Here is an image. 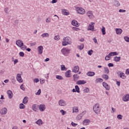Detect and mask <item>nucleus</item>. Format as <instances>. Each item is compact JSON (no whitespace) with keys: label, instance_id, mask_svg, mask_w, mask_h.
<instances>
[{"label":"nucleus","instance_id":"nucleus-1","mask_svg":"<svg viewBox=\"0 0 129 129\" xmlns=\"http://www.w3.org/2000/svg\"><path fill=\"white\" fill-rule=\"evenodd\" d=\"M72 41L71 38L68 36L65 37L63 38L62 46H67L68 45H71Z\"/></svg>","mask_w":129,"mask_h":129},{"label":"nucleus","instance_id":"nucleus-2","mask_svg":"<svg viewBox=\"0 0 129 129\" xmlns=\"http://www.w3.org/2000/svg\"><path fill=\"white\" fill-rule=\"evenodd\" d=\"M93 111H94L96 114H99L100 113V110H101V108H100V105L99 103H97L93 106Z\"/></svg>","mask_w":129,"mask_h":129},{"label":"nucleus","instance_id":"nucleus-3","mask_svg":"<svg viewBox=\"0 0 129 129\" xmlns=\"http://www.w3.org/2000/svg\"><path fill=\"white\" fill-rule=\"evenodd\" d=\"M70 51V49L67 48H64L61 50V52L64 56H68V54H69Z\"/></svg>","mask_w":129,"mask_h":129},{"label":"nucleus","instance_id":"nucleus-4","mask_svg":"<svg viewBox=\"0 0 129 129\" xmlns=\"http://www.w3.org/2000/svg\"><path fill=\"white\" fill-rule=\"evenodd\" d=\"M76 10L78 14H80V15H84L85 14V10L81 7H77Z\"/></svg>","mask_w":129,"mask_h":129},{"label":"nucleus","instance_id":"nucleus-5","mask_svg":"<svg viewBox=\"0 0 129 129\" xmlns=\"http://www.w3.org/2000/svg\"><path fill=\"white\" fill-rule=\"evenodd\" d=\"M95 25V23L94 22H91L88 27L87 30L91 31L92 32H93L94 31Z\"/></svg>","mask_w":129,"mask_h":129},{"label":"nucleus","instance_id":"nucleus-6","mask_svg":"<svg viewBox=\"0 0 129 129\" xmlns=\"http://www.w3.org/2000/svg\"><path fill=\"white\" fill-rule=\"evenodd\" d=\"M16 44L18 47H19V48H22V47L23 46L24 42H23V40L18 39L16 41Z\"/></svg>","mask_w":129,"mask_h":129},{"label":"nucleus","instance_id":"nucleus-7","mask_svg":"<svg viewBox=\"0 0 129 129\" xmlns=\"http://www.w3.org/2000/svg\"><path fill=\"white\" fill-rule=\"evenodd\" d=\"M58 105L60 106H66V105H67V103L64 99H61L58 101Z\"/></svg>","mask_w":129,"mask_h":129},{"label":"nucleus","instance_id":"nucleus-8","mask_svg":"<svg viewBox=\"0 0 129 129\" xmlns=\"http://www.w3.org/2000/svg\"><path fill=\"white\" fill-rule=\"evenodd\" d=\"M122 100L124 101V102H127L129 101V94H127L124 95L122 98Z\"/></svg>","mask_w":129,"mask_h":129},{"label":"nucleus","instance_id":"nucleus-9","mask_svg":"<svg viewBox=\"0 0 129 129\" xmlns=\"http://www.w3.org/2000/svg\"><path fill=\"white\" fill-rule=\"evenodd\" d=\"M43 49H44V48L42 45H40L37 47V50L39 55H42V54H43Z\"/></svg>","mask_w":129,"mask_h":129},{"label":"nucleus","instance_id":"nucleus-10","mask_svg":"<svg viewBox=\"0 0 129 129\" xmlns=\"http://www.w3.org/2000/svg\"><path fill=\"white\" fill-rule=\"evenodd\" d=\"M61 12L62 15L64 16H69V15H70V12H69V11L66 9H62Z\"/></svg>","mask_w":129,"mask_h":129},{"label":"nucleus","instance_id":"nucleus-11","mask_svg":"<svg viewBox=\"0 0 129 129\" xmlns=\"http://www.w3.org/2000/svg\"><path fill=\"white\" fill-rule=\"evenodd\" d=\"M7 94L9 99H12V98H13V96H14V94L13 93V92L12 91L8 90L7 91Z\"/></svg>","mask_w":129,"mask_h":129},{"label":"nucleus","instance_id":"nucleus-12","mask_svg":"<svg viewBox=\"0 0 129 129\" xmlns=\"http://www.w3.org/2000/svg\"><path fill=\"white\" fill-rule=\"evenodd\" d=\"M16 79L18 82L22 83L23 82V79H22V77L21 76L20 74H18L16 77Z\"/></svg>","mask_w":129,"mask_h":129},{"label":"nucleus","instance_id":"nucleus-13","mask_svg":"<svg viewBox=\"0 0 129 129\" xmlns=\"http://www.w3.org/2000/svg\"><path fill=\"white\" fill-rule=\"evenodd\" d=\"M103 86L105 88L106 90H109L110 89V86H109V85L105 82L102 83Z\"/></svg>","mask_w":129,"mask_h":129},{"label":"nucleus","instance_id":"nucleus-14","mask_svg":"<svg viewBox=\"0 0 129 129\" xmlns=\"http://www.w3.org/2000/svg\"><path fill=\"white\" fill-rule=\"evenodd\" d=\"M39 108L40 111H44L46 109V106L44 104H41L39 106Z\"/></svg>","mask_w":129,"mask_h":129},{"label":"nucleus","instance_id":"nucleus-15","mask_svg":"<svg viewBox=\"0 0 129 129\" xmlns=\"http://www.w3.org/2000/svg\"><path fill=\"white\" fill-rule=\"evenodd\" d=\"M90 123V120L88 119H85L83 121V124L84 125H89Z\"/></svg>","mask_w":129,"mask_h":129},{"label":"nucleus","instance_id":"nucleus-16","mask_svg":"<svg viewBox=\"0 0 129 129\" xmlns=\"http://www.w3.org/2000/svg\"><path fill=\"white\" fill-rule=\"evenodd\" d=\"M87 16H88L89 19H93V14L92 13V11H88L87 12Z\"/></svg>","mask_w":129,"mask_h":129},{"label":"nucleus","instance_id":"nucleus-17","mask_svg":"<svg viewBox=\"0 0 129 129\" xmlns=\"http://www.w3.org/2000/svg\"><path fill=\"white\" fill-rule=\"evenodd\" d=\"M38 107H39V105L34 104L32 106V109L33 110V111H37V110H38Z\"/></svg>","mask_w":129,"mask_h":129},{"label":"nucleus","instance_id":"nucleus-18","mask_svg":"<svg viewBox=\"0 0 129 129\" xmlns=\"http://www.w3.org/2000/svg\"><path fill=\"white\" fill-rule=\"evenodd\" d=\"M7 112H8V109H7V108H3L0 111L1 114H7Z\"/></svg>","mask_w":129,"mask_h":129},{"label":"nucleus","instance_id":"nucleus-19","mask_svg":"<svg viewBox=\"0 0 129 129\" xmlns=\"http://www.w3.org/2000/svg\"><path fill=\"white\" fill-rule=\"evenodd\" d=\"M115 32L117 35H121L122 33V29L120 28H116Z\"/></svg>","mask_w":129,"mask_h":129},{"label":"nucleus","instance_id":"nucleus-20","mask_svg":"<svg viewBox=\"0 0 129 129\" xmlns=\"http://www.w3.org/2000/svg\"><path fill=\"white\" fill-rule=\"evenodd\" d=\"M86 84V81L84 80H79L76 82L77 85H81L82 84Z\"/></svg>","mask_w":129,"mask_h":129},{"label":"nucleus","instance_id":"nucleus-21","mask_svg":"<svg viewBox=\"0 0 129 129\" xmlns=\"http://www.w3.org/2000/svg\"><path fill=\"white\" fill-rule=\"evenodd\" d=\"M79 71V67L78 66H76L73 69L72 72L74 73H77Z\"/></svg>","mask_w":129,"mask_h":129},{"label":"nucleus","instance_id":"nucleus-22","mask_svg":"<svg viewBox=\"0 0 129 129\" xmlns=\"http://www.w3.org/2000/svg\"><path fill=\"white\" fill-rule=\"evenodd\" d=\"M86 75L89 76L90 77H92L95 75V73L94 72H88L87 73Z\"/></svg>","mask_w":129,"mask_h":129},{"label":"nucleus","instance_id":"nucleus-23","mask_svg":"<svg viewBox=\"0 0 129 129\" xmlns=\"http://www.w3.org/2000/svg\"><path fill=\"white\" fill-rule=\"evenodd\" d=\"M120 56H114L113 57V61L115 62H119L120 61Z\"/></svg>","mask_w":129,"mask_h":129},{"label":"nucleus","instance_id":"nucleus-24","mask_svg":"<svg viewBox=\"0 0 129 129\" xmlns=\"http://www.w3.org/2000/svg\"><path fill=\"white\" fill-rule=\"evenodd\" d=\"M119 78H121L122 79H125L126 78V76L123 73H121L119 74Z\"/></svg>","mask_w":129,"mask_h":129},{"label":"nucleus","instance_id":"nucleus-25","mask_svg":"<svg viewBox=\"0 0 129 129\" xmlns=\"http://www.w3.org/2000/svg\"><path fill=\"white\" fill-rule=\"evenodd\" d=\"M113 5L114 6H115V7H119V6H120V4L119 3V2L116 0L114 1Z\"/></svg>","mask_w":129,"mask_h":129},{"label":"nucleus","instance_id":"nucleus-26","mask_svg":"<svg viewBox=\"0 0 129 129\" xmlns=\"http://www.w3.org/2000/svg\"><path fill=\"white\" fill-rule=\"evenodd\" d=\"M103 82V80L101 78H97L95 80V83H101V82Z\"/></svg>","mask_w":129,"mask_h":129},{"label":"nucleus","instance_id":"nucleus-27","mask_svg":"<svg viewBox=\"0 0 129 129\" xmlns=\"http://www.w3.org/2000/svg\"><path fill=\"white\" fill-rule=\"evenodd\" d=\"M74 81H77L79 79V76L77 74H75L73 76Z\"/></svg>","mask_w":129,"mask_h":129},{"label":"nucleus","instance_id":"nucleus-28","mask_svg":"<svg viewBox=\"0 0 129 129\" xmlns=\"http://www.w3.org/2000/svg\"><path fill=\"white\" fill-rule=\"evenodd\" d=\"M70 73H71V71L68 70L65 73V76L68 78L71 77V76Z\"/></svg>","mask_w":129,"mask_h":129},{"label":"nucleus","instance_id":"nucleus-29","mask_svg":"<svg viewBox=\"0 0 129 129\" xmlns=\"http://www.w3.org/2000/svg\"><path fill=\"white\" fill-rule=\"evenodd\" d=\"M49 33H44L41 34V37L42 38H48L49 37Z\"/></svg>","mask_w":129,"mask_h":129},{"label":"nucleus","instance_id":"nucleus-30","mask_svg":"<svg viewBox=\"0 0 129 129\" xmlns=\"http://www.w3.org/2000/svg\"><path fill=\"white\" fill-rule=\"evenodd\" d=\"M35 123L38 125H42V124H43V121H42L41 119H38L35 122Z\"/></svg>","mask_w":129,"mask_h":129},{"label":"nucleus","instance_id":"nucleus-31","mask_svg":"<svg viewBox=\"0 0 129 129\" xmlns=\"http://www.w3.org/2000/svg\"><path fill=\"white\" fill-rule=\"evenodd\" d=\"M110 59H111V55H110V53H109L108 55L105 56V60H106V61H108L110 60Z\"/></svg>","mask_w":129,"mask_h":129},{"label":"nucleus","instance_id":"nucleus-32","mask_svg":"<svg viewBox=\"0 0 129 129\" xmlns=\"http://www.w3.org/2000/svg\"><path fill=\"white\" fill-rule=\"evenodd\" d=\"M28 97H25L24 98V99L23 100V104H27V103H28Z\"/></svg>","mask_w":129,"mask_h":129},{"label":"nucleus","instance_id":"nucleus-33","mask_svg":"<svg viewBox=\"0 0 129 129\" xmlns=\"http://www.w3.org/2000/svg\"><path fill=\"white\" fill-rule=\"evenodd\" d=\"M79 111V109H78V107H74L73 108V113L74 112H78Z\"/></svg>","mask_w":129,"mask_h":129},{"label":"nucleus","instance_id":"nucleus-34","mask_svg":"<svg viewBox=\"0 0 129 129\" xmlns=\"http://www.w3.org/2000/svg\"><path fill=\"white\" fill-rule=\"evenodd\" d=\"M72 25H73V26H75L76 27H77V26H78V22H77V21L76 20H73L72 21Z\"/></svg>","mask_w":129,"mask_h":129},{"label":"nucleus","instance_id":"nucleus-35","mask_svg":"<svg viewBox=\"0 0 129 129\" xmlns=\"http://www.w3.org/2000/svg\"><path fill=\"white\" fill-rule=\"evenodd\" d=\"M110 55L111 56H117V55H118V53H117V52H111L109 53Z\"/></svg>","mask_w":129,"mask_h":129},{"label":"nucleus","instance_id":"nucleus-36","mask_svg":"<svg viewBox=\"0 0 129 129\" xmlns=\"http://www.w3.org/2000/svg\"><path fill=\"white\" fill-rule=\"evenodd\" d=\"M60 70L61 71H66L67 70V68H66V67H65L64 65H61Z\"/></svg>","mask_w":129,"mask_h":129},{"label":"nucleus","instance_id":"nucleus-37","mask_svg":"<svg viewBox=\"0 0 129 129\" xmlns=\"http://www.w3.org/2000/svg\"><path fill=\"white\" fill-rule=\"evenodd\" d=\"M26 108V106H25L24 103H21L19 104V108L20 109H24Z\"/></svg>","mask_w":129,"mask_h":129},{"label":"nucleus","instance_id":"nucleus-38","mask_svg":"<svg viewBox=\"0 0 129 129\" xmlns=\"http://www.w3.org/2000/svg\"><path fill=\"white\" fill-rule=\"evenodd\" d=\"M101 31L102 33V35H105L106 34V32L105 31V27L104 26L102 27V29H101Z\"/></svg>","mask_w":129,"mask_h":129},{"label":"nucleus","instance_id":"nucleus-39","mask_svg":"<svg viewBox=\"0 0 129 129\" xmlns=\"http://www.w3.org/2000/svg\"><path fill=\"white\" fill-rule=\"evenodd\" d=\"M102 77L105 80H108V79L109 78L108 75H105V74H103V75H102Z\"/></svg>","mask_w":129,"mask_h":129},{"label":"nucleus","instance_id":"nucleus-40","mask_svg":"<svg viewBox=\"0 0 129 129\" xmlns=\"http://www.w3.org/2000/svg\"><path fill=\"white\" fill-rule=\"evenodd\" d=\"M104 73H106V74H108V73H109V70L108 69V68L104 67Z\"/></svg>","mask_w":129,"mask_h":129},{"label":"nucleus","instance_id":"nucleus-41","mask_svg":"<svg viewBox=\"0 0 129 129\" xmlns=\"http://www.w3.org/2000/svg\"><path fill=\"white\" fill-rule=\"evenodd\" d=\"M75 87L76 91H77L78 93H80V88H79V87L76 85L75 86Z\"/></svg>","mask_w":129,"mask_h":129},{"label":"nucleus","instance_id":"nucleus-42","mask_svg":"<svg viewBox=\"0 0 129 129\" xmlns=\"http://www.w3.org/2000/svg\"><path fill=\"white\" fill-rule=\"evenodd\" d=\"M55 78L56 79H58V80H63V77L59 75H56L55 76Z\"/></svg>","mask_w":129,"mask_h":129},{"label":"nucleus","instance_id":"nucleus-43","mask_svg":"<svg viewBox=\"0 0 129 129\" xmlns=\"http://www.w3.org/2000/svg\"><path fill=\"white\" fill-rule=\"evenodd\" d=\"M86 110H84L83 112H82L81 113H80V115L82 117H83L85 114H86Z\"/></svg>","mask_w":129,"mask_h":129},{"label":"nucleus","instance_id":"nucleus-44","mask_svg":"<svg viewBox=\"0 0 129 129\" xmlns=\"http://www.w3.org/2000/svg\"><path fill=\"white\" fill-rule=\"evenodd\" d=\"M83 48H84V44H81L80 45L78 46V48L79 49V50H82Z\"/></svg>","mask_w":129,"mask_h":129},{"label":"nucleus","instance_id":"nucleus-45","mask_svg":"<svg viewBox=\"0 0 129 129\" xmlns=\"http://www.w3.org/2000/svg\"><path fill=\"white\" fill-rule=\"evenodd\" d=\"M59 111L61 113L62 115H65L67 113L66 111H64L63 109L60 110Z\"/></svg>","mask_w":129,"mask_h":129},{"label":"nucleus","instance_id":"nucleus-46","mask_svg":"<svg viewBox=\"0 0 129 129\" xmlns=\"http://www.w3.org/2000/svg\"><path fill=\"white\" fill-rule=\"evenodd\" d=\"M124 40L125 41V42H127V43L129 42V37H127V36L124 37Z\"/></svg>","mask_w":129,"mask_h":129},{"label":"nucleus","instance_id":"nucleus-47","mask_svg":"<svg viewBox=\"0 0 129 129\" xmlns=\"http://www.w3.org/2000/svg\"><path fill=\"white\" fill-rule=\"evenodd\" d=\"M82 117L81 116V115H80V114H79V115H78L76 117V119L78 120H80V119H82Z\"/></svg>","mask_w":129,"mask_h":129},{"label":"nucleus","instance_id":"nucleus-48","mask_svg":"<svg viewBox=\"0 0 129 129\" xmlns=\"http://www.w3.org/2000/svg\"><path fill=\"white\" fill-rule=\"evenodd\" d=\"M84 92L85 93H88V92H89V88H86L84 90H83Z\"/></svg>","mask_w":129,"mask_h":129},{"label":"nucleus","instance_id":"nucleus-49","mask_svg":"<svg viewBox=\"0 0 129 129\" xmlns=\"http://www.w3.org/2000/svg\"><path fill=\"white\" fill-rule=\"evenodd\" d=\"M45 22H46V23H47V24H49V23H51V18H47V19H46Z\"/></svg>","mask_w":129,"mask_h":129},{"label":"nucleus","instance_id":"nucleus-50","mask_svg":"<svg viewBox=\"0 0 129 129\" xmlns=\"http://www.w3.org/2000/svg\"><path fill=\"white\" fill-rule=\"evenodd\" d=\"M54 40L56 41H59L60 40V36L59 35H56L54 37Z\"/></svg>","mask_w":129,"mask_h":129},{"label":"nucleus","instance_id":"nucleus-51","mask_svg":"<svg viewBox=\"0 0 129 129\" xmlns=\"http://www.w3.org/2000/svg\"><path fill=\"white\" fill-rule=\"evenodd\" d=\"M93 53V50H90L88 51V55H89L90 56H91V55H92V53Z\"/></svg>","mask_w":129,"mask_h":129},{"label":"nucleus","instance_id":"nucleus-52","mask_svg":"<svg viewBox=\"0 0 129 129\" xmlns=\"http://www.w3.org/2000/svg\"><path fill=\"white\" fill-rule=\"evenodd\" d=\"M20 88L22 89V90H23V91H25V90H26V89L25 88V86H24V84H22L21 85Z\"/></svg>","mask_w":129,"mask_h":129},{"label":"nucleus","instance_id":"nucleus-53","mask_svg":"<svg viewBox=\"0 0 129 129\" xmlns=\"http://www.w3.org/2000/svg\"><path fill=\"white\" fill-rule=\"evenodd\" d=\"M19 56H20V57H24V56H25V53H24V52H20Z\"/></svg>","mask_w":129,"mask_h":129},{"label":"nucleus","instance_id":"nucleus-54","mask_svg":"<svg viewBox=\"0 0 129 129\" xmlns=\"http://www.w3.org/2000/svg\"><path fill=\"white\" fill-rule=\"evenodd\" d=\"M45 82V79H41L40 80V84H44V83Z\"/></svg>","mask_w":129,"mask_h":129},{"label":"nucleus","instance_id":"nucleus-55","mask_svg":"<svg viewBox=\"0 0 129 129\" xmlns=\"http://www.w3.org/2000/svg\"><path fill=\"white\" fill-rule=\"evenodd\" d=\"M117 118L118 119H122V115L121 114H119L117 116Z\"/></svg>","mask_w":129,"mask_h":129},{"label":"nucleus","instance_id":"nucleus-56","mask_svg":"<svg viewBox=\"0 0 129 129\" xmlns=\"http://www.w3.org/2000/svg\"><path fill=\"white\" fill-rule=\"evenodd\" d=\"M35 94L36 95H40V94H41V89H39Z\"/></svg>","mask_w":129,"mask_h":129},{"label":"nucleus","instance_id":"nucleus-57","mask_svg":"<svg viewBox=\"0 0 129 129\" xmlns=\"http://www.w3.org/2000/svg\"><path fill=\"white\" fill-rule=\"evenodd\" d=\"M71 124L72 126H74V127L77 126V125H78V124L75 123H74V122H72Z\"/></svg>","mask_w":129,"mask_h":129},{"label":"nucleus","instance_id":"nucleus-58","mask_svg":"<svg viewBox=\"0 0 129 129\" xmlns=\"http://www.w3.org/2000/svg\"><path fill=\"white\" fill-rule=\"evenodd\" d=\"M20 48L21 49H22V50H25V49L27 48V46L25 45H24V43H23V45Z\"/></svg>","mask_w":129,"mask_h":129},{"label":"nucleus","instance_id":"nucleus-59","mask_svg":"<svg viewBox=\"0 0 129 129\" xmlns=\"http://www.w3.org/2000/svg\"><path fill=\"white\" fill-rule=\"evenodd\" d=\"M5 12L6 13V14H9V8H6L4 9Z\"/></svg>","mask_w":129,"mask_h":129},{"label":"nucleus","instance_id":"nucleus-60","mask_svg":"<svg viewBox=\"0 0 129 129\" xmlns=\"http://www.w3.org/2000/svg\"><path fill=\"white\" fill-rule=\"evenodd\" d=\"M39 79L38 78H36L34 80H33V82L35 83H38V82H39Z\"/></svg>","mask_w":129,"mask_h":129},{"label":"nucleus","instance_id":"nucleus-61","mask_svg":"<svg viewBox=\"0 0 129 129\" xmlns=\"http://www.w3.org/2000/svg\"><path fill=\"white\" fill-rule=\"evenodd\" d=\"M108 67H113V63H109L108 64Z\"/></svg>","mask_w":129,"mask_h":129},{"label":"nucleus","instance_id":"nucleus-62","mask_svg":"<svg viewBox=\"0 0 129 129\" xmlns=\"http://www.w3.org/2000/svg\"><path fill=\"white\" fill-rule=\"evenodd\" d=\"M119 13H125L126 11L122 9H120L119 10Z\"/></svg>","mask_w":129,"mask_h":129},{"label":"nucleus","instance_id":"nucleus-63","mask_svg":"<svg viewBox=\"0 0 129 129\" xmlns=\"http://www.w3.org/2000/svg\"><path fill=\"white\" fill-rule=\"evenodd\" d=\"M14 65H16L18 62H19V60H18V59H16L15 60H14Z\"/></svg>","mask_w":129,"mask_h":129},{"label":"nucleus","instance_id":"nucleus-64","mask_svg":"<svg viewBox=\"0 0 129 129\" xmlns=\"http://www.w3.org/2000/svg\"><path fill=\"white\" fill-rule=\"evenodd\" d=\"M125 74L126 75H129V70L128 69H127L125 71Z\"/></svg>","mask_w":129,"mask_h":129}]
</instances>
